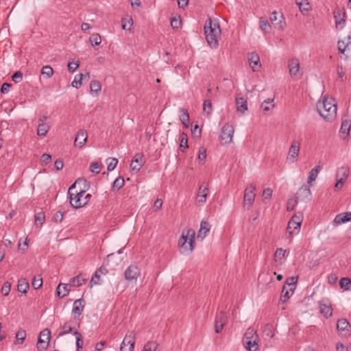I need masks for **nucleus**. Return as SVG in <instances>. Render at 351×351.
I'll use <instances>...</instances> for the list:
<instances>
[{
  "mask_svg": "<svg viewBox=\"0 0 351 351\" xmlns=\"http://www.w3.org/2000/svg\"><path fill=\"white\" fill-rule=\"evenodd\" d=\"M317 110L319 115L326 121H333L337 115V106L333 98L322 95L317 103Z\"/></svg>",
  "mask_w": 351,
  "mask_h": 351,
  "instance_id": "nucleus-1",
  "label": "nucleus"
},
{
  "mask_svg": "<svg viewBox=\"0 0 351 351\" xmlns=\"http://www.w3.org/2000/svg\"><path fill=\"white\" fill-rule=\"evenodd\" d=\"M80 180H76L68 190L70 204L74 208H79L84 206L91 198V195L86 193L82 189H80L79 191H74L76 188V185L80 184Z\"/></svg>",
  "mask_w": 351,
  "mask_h": 351,
  "instance_id": "nucleus-2",
  "label": "nucleus"
},
{
  "mask_svg": "<svg viewBox=\"0 0 351 351\" xmlns=\"http://www.w3.org/2000/svg\"><path fill=\"white\" fill-rule=\"evenodd\" d=\"M204 34L208 44L212 48L216 49L219 44L217 37L221 34L219 22L215 19L208 18L204 25Z\"/></svg>",
  "mask_w": 351,
  "mask_h": 351,
  "instance_id": "nucleus-3",
  "label": "nucleus"
},
{
  "mask_svg": "<svg viewBox=\"0 0 351 351\" xmlns=\"http://www.w3.org/2000/svg\"><path fill=\"white\" fill-rule=\"evenodd\" d=\"M195 232L193 229L184 230L178 241V246L181 254L188 255L194 248Z\"/></svg>",
  "mask_w": 351,
  "mask_h": 351,
  "instance_id": "nucleus-4",
  "label": "nucleus"
},
{
  "mask_svg": "<svg viewBox=\"0 0 351 351\" xmlns=\"http://www.w3.org/2000/svg\"><path fill=\"white\" fill-rule=\"evenodd\" d=\"M234 132V128L232 124H225L221 128L219 136L220 140L222 142L221 143L223 145H227L230 143L232 141Z\"/></svg>",
  "mask_w": 351,
  "mask_h": 351,
  "instance_id": "nucleus-5",
  "label": "nucleus"
},
{
  "mask_svg": "<svg viewBox=\"0 0 351 351\" xmlns=\"http://www.w3.org/2000/svg\"><path fill=\"white\" fill-rule=\"evenodd\" d=\"M300 149V143L299 141L294 139L292 141L291 146L289 149L287 160L290 162H295L298 160V156Z\"/></svg>",
  "mask_w": 351,
  "mask_h": 351,
  "instance_id": "nucleus-6",
  "label": "nucleus"
},
{
  "mask_svg": "<svg viewBox=\"0 0 351 351\" xmlns=\"http://www.w3.org/2000/svg\"><path fill=\"white\" fill-rule=\"evenodd\" d=\"M256 189V186L253 184H250L248 185L244 193L243 197V206L247 207L249 209L254 203L255 199V193L254 191Z\"/></svg>",
  "mask_w": 351,
  "mask_h": 351,
  "instance_id": "nucleus-7",
  "label": "nucleus"
},
{
  "mask_svg": "<svg viewBox=\"0 0 351 351\" xmlns=\"http://www.w3.org/2000/svg\"><path fill=\"white\" fill-rule=\"evenodd\" d=\"M298 202H308L311 200V191L306 184H303L297 191L295 197Z\"/></svg>",
  "mask_w": 351,
  "mask_h": 351,
  "instance_id": "nucleus-8",
  "label": "nucleus"
},
{
  "mask_svg": "<svg viewBox=\"0 0 351 351\" xmlns=\"http://www.w3.org/2000/svg\"><path fill=\"white\" fill-rule=\"evenodd\" d=\"M51 332L49 329L45 328L40 333V336L37 342V348L38 350H45L49 345L50 340Z\"/></svg>",
  "mask_w": 351,
  "mask_h": 351,
  "instance_id": "nucleus-9",
  "label": "nucleus"
},
{
  "mask_svg": "<svg viewBox=\"0 0 351 351\" xmlns=\"http://www.w3.org/2000/svg\"><path fill=\"white\" fill-rule=\"evenodd\" d=\"M135 335L133 332L127 334L124 337L121 346V351H132L135 343Z\"/></svg>",
  "mask_w": 351,
  "mask_h": 351,
  "instance_id": "nucleus-10",
  "label": "nucleus"
},
{
  "mask_svg": "<svg viewBox=\"0 0 351 351\" xmlns=\"http://www.w3.org/2000/svg\"><path fill=\"white\" fill-rule=\"evenodd\" d=\"M334 17L337 29H342L346 23V14L345 10L337 8L334 10Z\"/></svg>",
  "mask_w": 351,
  "mask_h": 351,
  "instance_id": "nucleus-11",
  "label": "nucleus"
},
{
  "mask_svg": "<svg viewBox=\"0 0 351 351\" xmlns=\"http://www.w3.org/2000/svg\"><path fill=\"white\" fill-rule=\"evenodd\" d=\"M227 320V315L223 311H220V313L216 315L215 320V331L216 333H219L222 330Z\"/></svg>",
  "mask_w": 351,
  "mask_h": 351,
  "instance_id": "nucleus-12",
  "label": "nucleus"
},
{
  "mask_svg": "<svg viewBox=\"0 0 351 351\" xmlns=\"http://www.w3.org/2000/svg\"><path fill=\"white\" fill-rule=\"evenodd\" d=\"M338 50L341 53H346L347 56L351 53V34L347 36L346 40L338 41Z\"/></svg>",
  "mask_w": 351,
  "mask_h": 351,
  "instance_id": "nucleus-13",
  "label": "nucleus"
},
{
  "mask_svg": "<svg viewBox=\"0 0 351 351\" xmlns=\"http://www.w3.org/2000/svg\"><path fill=\"white\" fill-rule=\"evenodd\" d=\"M124 275L125 280L128 281L136 280L140 276V269L137 266L131 265L126 269Z\"/></svg>",
  "mask_w": 351,
  "mask_h": 351,
  "instance_id": "nucleus-14",
  "label": "nucleus"
},
{
  "mask_svg": "<svg viewBox=\"0 0 351 351\" xmlns=\"http://www.w3.org/2000/svg\"><path fill=\"white\" fill-rule=\"evenodd\" d=\"M270 21L274 25L276 26L279 29H283L285 26V21L283 14L273 12L270 16Z\"/></svg>",
  "mask_w": 351,
  "mask_h": 351,
  "instance_id": "nucleus-15",
  "label": "nucleus"
},
{
  "mask_svg": "<svg viewBox=\"0 0 351 351\" xmlns=\"http://www.w3.org/2000/svg\"><path fill=\"white\" fill-rule=\"evenodd\" d=\"M350 128L351 119L348 116H345L342 119L341 126L340 129V133L343 139H346L349 136Z\"/></svg>",
  "mask_w": 351,
  "mask_h": 351,
  "instance_id": "nucleus-16",
  "label": "nucleus"
},
{
  "mask_svg": "<svg viewBox=\"0 0 351 351\" xmlns=\"http://www.w3.org/2000/svg\"><path fill=\"white\" fill-rule=\"evenodd\" d=\"M289 73L292 77L298 79L301 74L300 73V64L296 58L291 59L289 62Z\"/></svg>",
  "mask_w": 351,
  "mask_h": 351,
  "instance_id": "nucleus-17",
  "label": "nucleus"
},
{
  "mask_svg": "<svg viewBox=\"0 0 351 351\" xmlns=\"http://www.w3.org/2000/svg\"><path fill=\"white\" fill-rule=\"evenodd\" d=\"M143 163L144 161L143 154H136L130 164V169L132 171H135L136 172H138L143 167Z\"/></svg>",
  "mask_w": 351,
  "mask_h": 351,
  "instance_id": "nucleus-18",
  "label": "nucleus"
},
{
  "mask_svg": "<svg viewBox=\"0 0 351 351\" xmlns=\"http://www.w3.org/2000/svg\"><path fill=\"white\" fill-rule=\"evenodd\" d=\"M320 313L326 318L332 315V309L330 303L327 300H322L319 302Z\"/></svg>",
  "mask_w": 351,
  "mask_h": 351,
  "instance_id": "nucleus-19",
  "label": "nucleus"
},
{
  "mask_svg": "<svg viewBox=\"0 0 351 351\" xmlns=\"http://www.w3.org/2000/svg\"><path fill=\"white\" fill-rule=\"evenodd\" d=\"M84 305L85 302L82 298L75 300L72 309L73 314H74L75 316L81 315L84 311Z\"/></svg>",
  "mask_w": 351,
  "mask_h": 351,
  "instance_id": "nucleus-20",
  "label": "nucleus"
},
{
  "mask_svg": "<svg viewBox=\"0 0 351 351\" xmlns=\"http://www.w3.org/2000/svg\"><path fill=\"white\" fill-rule=\"evenodd\" d=\"M237 110L239 113L243 114L247 110V99L243 97L237 96L236 97Z\"/></svg>",
  "mask_w": 351,
  "mask_h": 351,
  "instance_id": "nucleus-21",
  "label": "nucleus"
},
{
  "mask_svg": "<svg viewBox=\"0 0 351 351\" xmlns=\"http://www.w3.org/2000/svg\"><path fill=\"white\" fill-rule=\"evenodd\" d=\"M210 229V226L208 223V222L206 221H202L200 223V228L197 232V239H200L201 240H203L207 234L209 232Z\"/></svg>",
  "mask_w": 351,
  "mask_h": 351,
  "instance_id": "nucleus-22",
  "label": "nucleus"
},
{
  "mask_svg": "<svg viewBox=\"0 0 351 351\" xmlns=\"http://www.w3.org/2000/svg\"><path fill=\"white\" fill-rule=\"evenodd\" d=\"M208 193V188L207 187V186L203 187V185H201L199 188L196 197L197 203L201 204L205 203Z\"/></svg>",
  "mask_w": 351,
  "mask_h": 351,
  "instance_id": "nucleus-23",
  "label": "nucleus"
},
{
  "mask_svg": "<svg viewBox=\"0 0 351 351\" xmlns=\"http://www.w3.org/2000/svg\"><path fill=\"white\" fill-rule=\"evenodd\" d=\"M87 140V134L86 132L84 130H81L78 132L75 139V145L80 148H82L84 146V144L86 143Z\"/></svg>",
  "mask_w": 351,
  "mask_h": 351,
  "instance_id": "nucleus-24",
  "label": "nucleus"
},
{
  "mask_svg": "<svg viewBox=\"0 0 351 351\" xmlns=\"http://www.w3.org/2000/svg\"><path fill=\"white\" fill-rule=\"evenodd\" d=\"M248 61L251 68L253 71H256V68L258 66H261L260 58L257 53H251L248 55Z\"/></svg>",
  "mask_w": 351,
  "mask_h": 351,
  "instance_id": "nucleus-25",
  "label": "nucleus"
},
{
  "mask_svg": "<svg viewBox=\"0 0 351 351\" xmlns=\"http://www.w3.org/2000/svg\"><path fill=\"white\" fill-rule=\"evenodd\" d=\"M349 221H351V212L337 215L334 219V223L339 225Z\"/></svg>",
  "mask_w": 351,
  "mask_h": 351,
  "instance_id": "nucleus-26",
  "label": "nucleus"
},
{
  "mask_svg": "<svg viewBox=\"0 0 351 351\" xmlns=\"http://www.w3.org/2000/svg\"><path fill=\"white\" fill-rule=\"evenodd\" d=\"M300 225L296 224L294 221L292 222L289 221L287 228L288 237H291L293 235L298 234L300 230Z\"/></svg>",
  "mask_w": 351,
  "mask_h": 351,
  "instance_id": "nucleus-27",
  "label": "nucleus"
},
{
  "mask_svg": "<svg viewBox=\"0 0 351 351\" xmlns=\"http://www.w3.org/2000/svg\"><path fill=\"white\" fill-rule=\"evenodd\" d=\"M255 339H258L256 330L252 327H249L243 335L242 341H247Z\"/></svg>",
  "mask_w": 351,
  "mask_h": 351,
  "instance_id": "nucleus-28",
  "label": "nucleus"
},
{
  "mask_svg": "<svg viewBox=\"0 0 351 351\" xmlns=\"http://www.w3.org/2000/svg\"><path fill=\"white\" fill-rule=\"evenodd\" d=\"M60 332L58 337L64 336L73 331V322L72 321L66 322L60 328Z\"/></svg>",
  "mask_w": 351,
  "mask_h": 351,
  "instance_id": "nucleus-29",
  "label": "nucleus"
},
{
  "mask_svg": "<svg viewBox=\"0 0 351 351\" xmlns=\"http://www.w3.org/2000/svg\"><path fill=\"white\" fill-rule=\"evenodd\" d=\"M348 175L349 168L348 167L343 166L337 169L336 173V178L346 181Z\"/></svg>",
  "mask_w": 351,
  "mask_h": 351,
  "instance_id": "nucleus-30",
  "label": "nucleus"
},
{
  "mask_svg": "<svg viewBox=\"0 0 351 351\" xmlns=\"http://www.w3.org/2000/svg\"><path fill=\"white\" fill-rule=\"evenodd\" d=\"M295 290V287H290L289 290L287 289L286 285H284L282 287L281 296H280V301L283 303L286 302L291 297V295L293 294V291Z\"/></svg>",
  "mask_w": 351,
  "mask_h": 351,
  "instance_id": "nucleus-31",
  "label": "nucleus"
},
{
  "mask_svg": "<svg viewBox=\"0 0 351 351\" xmlns=\"http://www.w3.org/2000/svg\"><path fill=\"white\" fill-rule=\"evenodd\" d=\"M258 339H252L246 341H243V344L245 347V348L248 351H258Z\"/></svg>",
  "mask_w": 351,
  "mask_h": 351,
  "instance_id": "nucleus-32",
  "label": "nucleus"
},
{
  "mask_svg": "<svg viewBox=\"0 0 351 351\" xmlns=\"http://www.w3.org/2000/svg\"><path fill=\"white\" fill-rule=\"evenodd\" d=\"M337 328L339 331H350L351 326L346 319H340L337 321Z\"/></svg>",
  "mask_w": 351,
  "mask_h": 351,
  "instance_id": "nucleus-33",
  "label": "nucleus"
},
{
  "mask_svg": "<svg viewBox=\"0 0 351 351\" xmlns=\"http://www.w3.org/2000/svg\"><path fill=\"white\" fill-rule=\"evenodd\" d=\"M69 292L67 284L60 283L56 289V295L62 298L66 296Z\"/></svg>",
  "mask_w": 351,
  "mask_h": 351,
  "instance_id": "nucleus-34",
  "label": "nucleus"
},
{
  "mask_svg": "<svg viewBox=\"0 0 351 351\" xmlns=\"http://www.w3.org/2000/svg\"><path fill=\"white\" fill-rule=\"evenodd\" d=\"M29 287V283L25 278H21L18 280L17 289L19 292L26 293Z\"/></svg>",
  "mask_w": 351,
  "mask_h": 351,
  "instance_id": "nucleus-35",
  "label": "nucleus"
},
{
  "mask_svg": "<svg viewBox=\"0 0 351 351\" xmlns=\"http://www.w3.org/2000/svg\"><path fill=\"white\" fill-rule=\"evenodd\" d=\"M104 270L106 269L100 267L95 271V274L92 277L91 280L90 282V285L91 287L93 285L100 284V274H104Z\"/></svg>",
  "mask_w": 351,
  "mask_h": 351,
  "instance_id": "nucleus-36",
  "label": "nucleus"
},
{
  "mask_svg": "<svg viewBox=\"0 0 351 351\" xmlns=\"http://www.w3.org/2000/svg\"><path fill=\"white\" fill-rule=\"evenodd\" d=\"M320 169V166H316L311 170L308 178V184H311L312 182L315 180Z\"/></svg>",
  "mask_w": 351,
  "mask_h": 351,
  "instance_id": "nucleus-37",
  "label": "nucleus"
},
{
  "mask_svg": "<svg viewBox=\"0 0 351 351\" xmlns=\"http://www.w3.org/2000/svg\"><path fill=\"white\" fill-rule=\"evenodd\" d=\"M182 114L180 115V119L185 128L189 125V114L186 110L181 109Z\"/></svg>",
  "mask_w": 351,
  "mask_h": 351,
  "instance_id": "nucleus-38",
  "label": "nucleus"
},
{
  "mask_svg": "<svg viewBox=\"0 0 351 351\" xmlns=\"http://www.w3.org/2000/svg\"><path fill=\"white\" fill-rule=\"evenodd\" d=\"M90 89L91 93H95L97 95L101 91V84L97 80H93L90 84Z\"/></svg>",
  "mask_w": 351,
  "mask_h": 351,
  "instance_id": "nucleus-39",
  "label": "nucleus"
},
{
  "mask_svg": "<svg viewBox=\"0 0 351 351\" xmlns=\"http://www.w3.org/2000/svg\"><path fill=\"white\" fill-rule=\"evenodd\" d=\"M339 286L346 291H351V279L342 278L339 281Z\"/></svg>",
  "mask_w": 351,
  "mask_h": 351,
  "instance_id": "nucleus-40",
  "label": "nucleus"
},
{
  "mask_svg": "<svg viewBox=\"0 0 351 351\" xmlns=\"http://www.w3.org/2000/svg\"><path fill=\"white\" fill-rule=\"evenodd\" d=\"M274 99H267L263 101L261 108L263 111L267 112L274 108V104H273Z\"/></svg>",
  "mask_w": 351,
  "mask_h": 351,
  "instance_id": "nucleus-41",
  "label": "nucleus"
},
{
  "mask_svg": "<svg viewBox=\"0 0 351 351\" xmlns=\"http://www.w3.org/2000/svg\"><path fill=\"white\" fill-rule=\"evenodd\" d=\"M296 4L298 5L301 12L308 11L311 8L307 0H296Z\"/></svg>",
  "mask_w": 351,
  "mask_h": 351,
  "instance_id": "nucleus-42",
  "label": "nucleus"
},
{
  "mask_svg": "<svg viewBox=\"0 0 351 351\" xmlns=\"http://www.w3.org/2000/svg\"><path fill=\"white\" fill-rule=\"evenodd\" d=\"M49 127L45 123H39L37 128V134L40 136H45L48 132Z\"/></svg>",
  "mask_w": 351,
  "mask_h": 351,
  "instance_id": "nucleus-43",
  "label": "nucleus"
},
{
  "mask_svg": "<svg viewBox=\"0 0 351 351\" xmlns=\"http://www.w3.org/2000/svg\"><path fill=\"white\" fill-rule=\"evenodd\" d=\"M180 147L182 152H184L185 149L188 148V140L187 136L184 133H182L180 135Z\"/></svg>",
  "mask_w": 351,
  "mask_h": 351,
  "instance_id": "nucleus-44",
  "label": "nucleus"
},
{
  "mask_svg": "<svg viewBox=\"0 0 351 351\" xmlns=\"http://www.w3.org/2000/svg\"><path fill=\"white\" fill-rule=\"evenodd\" d=\"M260 27L264 32H269L271 29L269 23L264 18L260 19Z\"/></svg>",
  "mask_w": 351,
  "mask_h": 351,
  "instance_id": "nucleus-45",
  "label": "nucleus"
},
{
  "mask_svg": "<svg viewBox=\"0 0 351 351\" xmlns=\"http://www.w3.org/2000/svg\"><path fill=\"white\" fill-rule=\"evenodd\" d=\"M34 217L36 226H41L45 222V216L43 212H39L36 213Z\"/></svg>",
  "mask_w": 351,
  "mask_h": 351,
  "instance_id": "nucleus-46",
  "label": "nucleus"
},
{
  "mask_svg": "<svg viewBox=\"0 0 351 351\" xmlns=\"http://www.w3.org/2000/svg\"><path fill=\"white\" fill-rule=\"evenodd\" d=\"M85 282V279L81 276H77L71 280V284L73 287H80Z\"/></svg>",
  "mask_w": 351,
  "mask_h": 351,
  "instance_id": "nucleus-47",
  "label": "nucleus"
},
{
  "mask_svg": "<svg viewBox=\"0 0 351 351\" xmlns=\"http://www.w3.org/2000/svg\"><path fill=\"white\" fill-rule=\"evenodd\" d=\"M158 344L156 342H147L143 347L142 351H157Z\"/></svg>",
  "mask_w": 351,
  "mask_h": 351,
  "instance_id": "nucleus-48",
  "label": "nucleus"
},
{
  "mask_svg": "<svg viewBox=\"0 0 351 351\" xmlns=\"http://www.w3.org/2000/svg\"><path fill=\"white\" fill-rule=\"evenodd\" d=\"M118 160L115 158H110L107 160V169L108 171H112L117 167Z\"/></svg>",
  "mask_w": 351,
  "mask_h": 351,
  "instance_id": "nucleus-49",
  "label": "nucleus"
},
{
  "mask_svg": "<svg viewBox=\"0 0 351 351\" xmlns=\"http://www.w3.org/2000/svg\"><path fill=\"white\" fill-rule=\"evenodd\" d=\"M41 74L47 78L51 77L53 74V70L50 66H44L41 70Z\"/></svg>",
  "mask_w": 351,
  "mask_h": 351,
  "instance_id": "nucleus-50",
  "label": "nucleus"
},
{
  "mask_svg": "<svg viewBox=\"0 0 351 351\" xmlns=\"http://www.w3.org/2000/svg\"><path fill=\"white\" fill-rule=\"evenodd\" d=\"M73 335L75 336L76 338V346L77 351H79L80 349L82 348L83 346V339L81 334L77 331H74Z\"/></svg>",
  "mask_w": 351,
  "mask_h": 351,
  "instance_id": "nucleus-51",
  "label": "nucleus"
},
{
  "mask_svg": "<svg viewBox=\"0 0 351 351\" xmlns=\"http://www.w3.org/2000/svg\"><path fill=\"white\" fill-rule=\"evenodd\" d=\"M89 40L93 46L99 45L101 42V38L99 34H93Z\"/></svg>",
  "mask_w": 351,
  "mask_h": 351,
  "instance_id": "nucleus-52",
  "label": "nucleus"
},
{
  "mask_svg": "<svg viewBox=\"0 0 351 351\" xmlns=\"http://www.w3.org/2000/svg\"><path fill=\"white\" fill-rule=\"evenodd\" d=\"M286 251L282 248H278L275 252L274 257L276 261H282V258L285 257Z\"/></svg>",
  "mask_w": 351,
  "mask_h": 351,
  "instance_id": "nucleus-53",
  "label": "nucleus"
},
{
  "mask_svg": "<svg viewBox=\"0 0 351 351\" xmlns=\"http://www.w3.org/2000/svg\"><path fill=\"white\" fill-rule=\"evenodd\" d=\"M32 287L35 289H39L40 287H42V285H43V280L42 278L40 277V276H35L34 278H33V280H32Z\"/></svg>",
  "mask_w": 351,
  "mask_h": 351,
  "instance_id": "nucleus-54",
  "label": "nucleus"
},
{
  "mask_svg": "<svg viewBox=\"0 0 351 351\" xmlns=\"http://www.w3.org/2000/svg\"><path fill=\"white\" fill-rule=\"evenodd\" d=\"M203 111L207 114H210L212 112V104L209 100H205L203 104Z\"/></svg>",
  "mask_w": 351,
  "mask_h": 351,
  "instance_id": "nucleus-55",
  "label": "nucleus"
},
{
  "mask_svg": "<svg viewBox=\"0 0 351 351\" xmlns=\"http://www.w3.org/2000/svg\"><path fill=\"white\" fill-rule=\"evenodd\" d=\"M83 79V74H80L75 77L74 80L72 82L71 85L73 87L77 88L82 85V80Z\"/></svg>",
  "mask_w": 351,
  "mask_h": 351,
  "instance_id": "nucleus-56",
  "label": "nucleus"
},
{
  "mask_svg": "<svg viewBox=\"0 0 351 351\" xmlns=\"http://www.w3.org/2000/svg\"><path fill=\"white\" fill-rule=\"evenodd\" d=\"M124 185V180L121 177L117 178L113 182V188L119 190Z\"/></svg>",
  "mask_w": 351,
  "mask_h": 351,
  "instance_id": "nucleus-57",
  "label": "nucleus"
},
{
  "mask_svg": "<svg viewBox=\"0 0 351 351\" xmlns=\"http://www.w3.org/2000/svg\"><path fill=\"white\" fill-rule=\"evenodd\" d=\"M206 158V150L204 147H200L198 154V160L199 163H203Z\"/></svg>",
  "mask_w": 351,
  "mask_h": 351,
  "instance_id": "nucleus-58",
  "label": "nucleus"
},
{
  "mask_svg": "<svg viewBox=\"0 0 351 351\" xmlns=\"http://www.w3.org/2000/svg\"><path fill=\"white\" fill-rule=\"evenodd\" d=\"M11 289V284L9 282H5L1 288V293L7 296L9 295Z\"/></svg>",
  "mask_w": 351,
  "mask_h": 351,
  "instance_id": "nucleus-59",
  "label": "nucleus"
},
{
  "mask_svg": "<svg viewBox=\"0 0 351 351\" xmlns=\"http://www.w3.org/2000/svg\"><path fill=\"white\" fill-rule=\"evenodd\" d=\"M26 337L25 330H19L16 335V339L19 343H23Z\"/></svg>",
  "mask_w": 351,
  "mask_h": 351,
  "instance_id": "nucleus-60",
  "label": "nucleus"
},
{
  "mask_svg": "<svg viewBox=\"0 0 351 351\" xmlns=\"http://www.w3.org/2000/svg\"><path fill=\"white\" fill-rule=\"evenodd\" d=\"M289 221L292 222L294 221L296 224L300 225V227H301V223L302 221V213H299L298 214L294 215Z\"/></svg>",
  "mask_w": 351,
  "mask_h": 351,
  "instance_id": "nucleus-61",
  "label": "nucleus"
},
{
  "mask_svg": "<svg viewBox=\"0 0 351 351\" xmlns=\"http://www.w3.org/2000/svg\"><path fill=\"white\" fill-rule=\"evenodd\" d=\"M101 165L98 162H93L90 165V169L93 173H99L101 170Z\"/></svg>",
  "mask_w": 351,
  "mask_h": 351,
  "instance_id": "nucleus-62",
  "label": "nucleus"
},
{
  "mask_svg": "<svg viewBox=\"0 0 351 351\" xmlns=\"http://www.w3.org/2000/svg\"><path fill=\"white\" fill-rule=\"evenodd\" d=\"M12 80L15 83L21 82L22 81V80H23V73H22V72H21V71L15 72L12 75Z\"/></svg>",
  "mask_w": 351,
  "mask_h": 351,
  "instance_id": "nucleus-63",
  "label": "nucleus"
},
{
  "mask_svg": "<svg viewBox=\"0 0 351 351\" xmlns=\"http://www.w3.org/2000/svg\"><path fill=\"white\" fill-rule=\"evenodd\" d=\"M298 203V202L295 197L293 199H289L287 202V210H293Z\"/></svg>",
  "mask_w": 351,
  "mask_h": 351,
  "instance_id": "nucleus-64",
  "label": "nucleus"
}]
</instances>
